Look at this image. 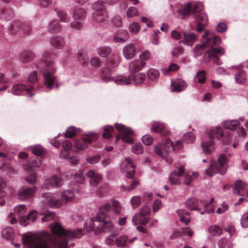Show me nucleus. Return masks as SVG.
Here are the masks:
<instances>
[{
  "mask_svg": "<svg viewBox=\"0 0 248 248\" xmlns=\"http://www.w3.org/2000/svg\"><path fill=\"white\" fill-rule=\"evenodd\" d=\"M52 235L48 232H41L31 235L23 234L22 241L31 248H67L68 240L78 238L83 235V230H65L58 222L52 226Z\"/></svg>",
  "mask_w": 248,
  "mask_h": 248,
  "instance_id": "nucleus-1",
  "label": "nucleus"
},
{
  "mask_svg": "<svg viewBox=\"0 0 248 248\" xmlns=\"http://www.w3.org/2000/svg\"><path fill=\"white\" fill-rule=\"evenodd\" d=\"M203 9V5L201 2H197L194 4L188 2L184 5L180 10V13L184 16L183 18L189 16L191 14L194 15L197 24L196 31L198 32L202 31L208 23L206 14L201 12Z\"/></svg>",
  "mask_w": 248,
  "mask_h": 248,
  "instance_id": "nucleus-2",
  "label": "nucleus"
},
{
  "mask_svg": "<svg viewBox=\"0 0 248 248\" xmlns=\"http://www.w3.org/2000/svg\"><path fill=\"white\" fill-rule=\"evenodd\" d=\"M145 63H130L129 65L131 75L126 77L124 76H119L115 79V82L120 85H129L133 82L135 85L142 83L145 78V75L139 73L137 74L134 73L139 71L145 66Z\"/></svg>",
  "mask_w": 248,
  "mask_h": 248,
  "instance_id": "nucleus-3",
  "label": "nucleus"
},
{
  "mask_svg": "<svg viewBox=\"0 0 248 248\" xmlns=\"http://www.w3.org/2000/svg\"><path fill=\"white\" fill-rule=\"evenodd\" d=\"M210 140L201 143L203 152L206 154H210L214 149V139L217 140H222V143L227 144L232 139L231 133L225 131L221 127H216L210 130L209 133Z\"/></svg>",
  "mask_w": 248,
  "mask_h": 248,
  "instance_id": "nucleus-4",
  "label": "nucleus"
},
{
  "mask_svg": "<svg viewBox=\"0 0 248 248\" xmlns=\"http://www.w3.org/2000/svg\"><path fill=\"white\" fill-rule=\"evenodd\" d=\"M74 197V193L71 190L64 191L62 194L61 199H56L54 194L46 192L42 194V197L47 200V204L51 208L60 206L64 203L70 201Z\"/></svg>",
  "mask_w": 248,
  "mask_h": 248,
  "instance_id": "nucleus-5",
  "label": "nucleus"
},
{
  "mask_svg": "<svg viewBox=\"0 0 248 248\" xmlns=\"http://www.w3.org/2000/svg\"><path fill=\"white\" fill-rule=\"evenodd\" d=\"M218 165L215 162H212L208 169L205 170V174L209 176H212L217 173L224 174L227 170L226 167L228 162L227 155L224 154L219 155L218 157Z\"/></svg>",
  "mask_w": 248,
  "mask_h": 248,
  "instance_id": "nucleus-6",
  "label": "nucleus"
},
{
  "mask_svg": "<svg viewBox=\"0 0 248 248\" xmlns=\"http://www.w3.org/2000/svg\"><path fill=\"white\" fill-rule=\"evenodd\" d=\"M183 141H177L174 145L170 139L166 140L165 143H161L154 147L155 152L160 156L165 157L171 151L178 150L183 146Z\"/></svg>",
  "mask_w": 248,
  "mask_h": 248,
  "instance_id": "nucleus-7",
  "label": "nucleus"
},
{
  "mask_svg": "<svg viewBox=\"0 0 248 248\" xmlns=\"http://www.w3.org/2000/svg\"><path fill=\"white\" fill-rule=\"evenodd\" d=\"M112 209L114 214L119 215L121 213V206L119 202L116 200H113L110 204L107 202L100 206L99 212L96 217H93V220H98L103 218H107V213Z\"/></svg>",
  "mask_w": 248,
  "mask_h": 248,
  "instance_id": "nucleus-8",
  "label": "nucleus"
},
{
  "mask_svg": "<svg viewBox=\"0 0 248 248\" xmlns=\"http://www.w3.org/2000/svg\"><path fill=\"white\" fill-rule=\"evenodd\" d=\"M16 213L19 216L18 220L22 225L26 226L30 221H34L37 217L35 210H31L30 213L26 215V208L25 205H20L15 208Z\"/></svg>",
  "mask_w": 248,
  "mask_h": 248,
  "instance_id": "nucleus-9",
  "label": "nucleus"
},
{
  "mask_svg": "<svg viewBox=\"0 0 248 248\" xmlns=\"http://www.w3.org/2000/svg\"><path fill=\"white\" fill-rule=\"evenodd\" d=\"M90 226L91 229L94 230L96 234L101 232H110L113 228L112 223L108 221L107 218H101L98 220H93V219Z\"/></svg>",
  "mask_w": 248,
  "mask_h": 248,
  "instance_id": "nucleus-10",
  "label": "nucleus"
},
{
  "mask_svg": "<svg viewBox=\"0 0 248 248\" xmlns=\"http://www.w3.org/2000/svg\"><path fill=\"white\" fill-rule=\"evenodd\" d=\"M209 32L206 31L203 35L202 38L206 39L205 42L200 45H197L195 46L194 51L197 55H201L202 51L206 47L211 46L213 44L215 46L219 45L221 42V39L219 37L215 36L213 38L212 37H209Z\"/></svg>",
  "mask_w": 248,
  "mask_h": 248,
  "instance_id": "nucleus-11",
  "label": "nucleus"
},
{
  "mask_svg": "<svg viewBox=\"0 0 248 248\" xmlns=\"http://www.w3.org/2000/svg\"><path fill=\"white\" fill-rule=\"evenodd\" d=\"M86 16V11L81 7H75L73 12V17L75 21L70 23V27L74 29L79 30L82 28V23L78 20H82Z\"/></svg>",
  "mask_w": 248,
  "mask_h": 248,
  "instance_id": "nucleus-12",
  "label": "nucleus"
},
{
  "mask_svg": "<svg viewBox=\"0 0 248 248\" xmlns=\"http://www.w3.org/2000/svg\"><path fill=\"white\" fill-rule=\"evenodd\" d=\"M150 213V209L148 206L143 207L139 214L135 215L132 218L133 223L136 225L141 224L145 225L149 221V216Z\"/></svg>",
  "mask_w": 248,
  "mask_h": 248,
  "instance_id": "nucleus-13",
  "label": "nucleus"
},
{
  "mask_svg": "<svg viewBox=\"0 0 248 248\" xmlns=\"http://www.w3.org/2000/svg\"><path fill=\"white\" fill-rule=\"evenodd\" d=\"M43 74L44 84L49 89L51 90L54 83L56 87L58 89L60 84L57 82V78L54 75L55 71L53 70H40Z\"/></svg>",
  "mask_w": 248,
  "mask_h": 248,
  "instance_id": "nucleus-14",
  "label": "nucleus"
},
{
  "mask_svg": "<svg viewBox=\"0 0 248 248\" xmlns=\"http://www.w3.org/2000/svg\"><path fill=\"white\" fill-rule=\"evenodd\" d=\"M115 126L118 131L121 132V139L123 141L128 143L133 142V139L130 136L133 134L134 132L131 128L118 124H115Z\"/></svg>",
  "mask_w": 248,
  "mask_h": 248,
  "instance_id": "nucleus-15",
  "label": "nucleus"
},
{
  "mask_svg": "<svg viewBox=\"0 0 248 248\" xmlns=\"http://www.w3.org/2000/svg\"><path fill=\"white\" fill-rule=\"evenodd\" d=\"M40 164L41 161L38 160L35 161L29 164H25L23 165L24 169L26 170L29 174V175L26 178V180L27 183L32 184L36 182V175L33 171V168L39 166Z\"/></svg>",
  "mask_w": 248,
  "mask_h": 248,
  "instance_id": "nucleus-16",
  "label": "nucleus"
},
{
  "mask_svg": "<svg viewBox=\"0 0 248 248\" xmlns=\"http://www.w3.org/2000/svg\"><path fill=\"white\" fill-rule=\"evenodd\" d=\"M224 52L222 47H213L206 52L205 56L208 58L209 61H213V62H217L219 60V57L223 55Z\"/></svg>",
  "mask_w": 248,
  "mask_h": 248,
  "instance_id": "nucleus-17",
  "label": "nucleus"
},
{
  "mask_svg": "<svg viewBox=\"0 0 248 248\" xmlns=\"http://www.w3.org/2000/svg\"><path fill=\"white\" fill-rule=\"evenodd\" d=\"M33 90V87L32 86H29L28 87L23 84H16L12 88L13 94L17 95H21L24 91H26L31 97L33 95L32 93Z\"/></svg>",
  "mask_w": 248,
  "mask_h": 248,
  "instance_id": "nucleus-18",
  "label": "nucleus"
},
{
  "mask_svg": "<svg viewBox=\"0 0 248 248\" xmlns=\"http://www.w3.org/2000/svg\"><path fill=\"white\" fill-rule=\"evenodd\" d=\"M63 184L62 179L54 175L48 179L46 182L42 186V188L48 189L49 187H58Z\"/></svg>",
  "mask_w": 248,
  "mask_h": 248,
  "instance_id": "nucleus-19",
  "label": "nucleus"
},
{
  "mask_svg": "<svg viewBox=\"0 0 248 248\" xmlns=\"http://www.w3.org/2000/svg\"><path fill=\"white\" fill-rule=\"evenodd\" d=\"M232 189L235 194L244 196L247 194V196H248V189L246 184L240 180L237 181L232 186Z\"/></svg>",
  "mask_w": 248,
  "mask_h": 248,
  "instance_id": "nucleus-20",
  "label": "nucleus"
},
{
  "mask_svg": "<svg viewBox=\"0 0 248 248\" xmlns=\"http://www.w3.org/2000/svg\"><path fill=\"white\" fill-rule=\"evenodd\" d=\"M36 187L33 186L31 187H24L20 189L18 192V198L20 200H24L33 196L36 191Z\"/></svg>",
  "mask_w": 248,
  "mask_h": 248,
  "instance_id": "nucleus-21",
  "label": "nucleus"
},
{
  "mask_svg": "<svg viewBox=\"0 0 248 248\" xmlns=\"http://www.w3.org/2000/svg\"><path fill=\"white\" fill-rule=\"evenodd\" d=\"M185 168L181 166L178 168L177 171H174L170 173L169 177V180L171 185L179 184L180 182L179 177L183 176L185 173Z\"/></svg>",
  "mask_w": 248,
  "mask_h": 248,
  "instance_id": "nucleus-22",
  "label": "nucleus"
},
{
  "mask_svg": "<svg viewBox=\"0 0 248 248\" xmlns=\"http://www.w3.org/2000/svg\"><path fill=\"white\" fill-rule=\"evenodd\" d=\"M94 136H86L81 139L75 141L76 147L79 150H83L87 148L88 145L92 143Z\"/></svg>",
  "mask_w": 248,
  "mask_h": 248,
  "instance_id": "nucleus-23",
  "label": "nucleus"
},
{
  "mask_svg": "<svg viewBox=\"0 0 248 248\" xmlns=\"http://www.w3.org/2000/svg\"><path fill=\"white\" fill-rule=\"evenodd\" d=\"M129 38L128 33L124 30H118L113 35V40L116 43H123Z\"/></svg>",
  "mask_w": 248,
  "mask_h": 248,
  "instance_id": "nucleus-24",
  "label": "nucleus"
},
{
  "mask_svg": "<svg viewBox=\"0 0 248 248\" xmlns=\"http://www.w3.org/2000/svg\"><path fill=\"white\" fill-rule=\"evenodd\" d=\"M171 86L172 92H180L185 89L187 84L183 79L179 78L174 81H171Z\"/></svg>",
  "mask_w": 248,
  "mask_h": 248,
  "instance_id": "nucleus-25",
  "label": "nucleus"
},
{
  "mask_svg": "<svg viewBox=\"0 0 248 248\" xmlns=\"http://www.w3.org/2000/svg\"><path fill=\"white\" fill-rule=\"evenodd\" d=\"M182 33L183 34L184 39L180 41L179 43L182 42L184 44L189 46H192L197 39L196 35L193 33L186 32V31H184Z\"/></svg>",
  "mask_w": 248,
  "mask_h": 248,
  "instance_id": "nucleus-26",
  "label": "nucleus"
},
{
  "mask_svg": "<svg viewBox=\"0 0 248 248\" xmlns=\"http://www.w3.org/2000/svg\"><path fill=\"white\" fill-rule=\"evenodd\" d=\"M35 55L31 51L25 50L19 55V59L23 62H30L35 60Z\"/></svg>",
  "mask_w": 248,
  "mask_h": 248,
  "instance_id": "nucleus-27",
  "label": "nucleus"
},
{
  "mask_svg": "<svg viewBox=\"0 0 248 248\" xmlns=\"http://www.w3.org/2000/svg\"><path fill=\"white\" fill-rule=\"evenodd\" d=\"M152 129L156 133H160L162 135H167L170 134L169 130L164 124L155 122L152 124Z\"/></svg>",
  "mask_w": 248,
  "mask_h": 248,
  "instance_id": "nucleus-28",
  "label": "nucleus"
},
{
  "mask_svg": "<svg viewBox=\"0 0 248 248\" xmlns=\"http://www.w3.org/2000/svg\"><path fill=\"white\" fill-rule=\"evenodd\" d=\"M188 235L189 236H192L193 232L189 228H182L179 230H176L174 231L170 236V239H175L178 237L182 236L185 235Z\"/></svg>",
  "mask_w": 248,
  "mask_h": 248,
  "instance_id": "nucleus-29",
  "label": "nucleus"
},
{
  "mask_svg": "<svg viewBox=\"0 0 248 248\" xmlns=\"http://www.w3.org/2000/svg\"><path fill=\"white\" fill-rule=\"evenodd\" d=\"M86 176L90 179V184L92 186H96L102 179L101 176L95 171L90 170L86 173Z\"/></svg>",
  "mask_w": 248,
  "mask_h": 248,
  "instance_id": "nucleus-30",
  "label": "nucleus"
},
{
  "mask_svg": "<svg viewBox=\"0 0 248 248\" xmlns=\"http://www.w3.org/2000/svg\"><path fill=\"white\" fill-rule=\"evenodd\" d=\"M136 48L133 44H130L126 46L123 48V54L124 57L129 60L133 58L135 56Z\"/></svg>",
  "mask_w": 248,
  "mask_h": 248,
  "instance_id": "nucleus-31",
  "label": "nucleus"
},
{
  "mask_svg": "<svg viewBox=\"0 0 248 248\" xmlns=\"http://www.w3.org/2000/svg\"><path fill=\"white\" fill-rule=\"evenodd\" d=\"M50 42L52 46L56 48H62L64 45L63 38L60 36L52 37L50 39Z\"/></svg>",
  "mask_w": 248,
  "mask_h": 248,
  "instance_id": "nucleus-32",
  "label": "nucleus"
},
{
  "mask_svg": "<svg viewBox=\"0 0 248 248\" xmlns=\"http://www.w3.org/2000/svg\"><path fill=\"white\" fill-rule=\"evenodd\" d=\"M112 73L111 69L108 66L104 67L101 70L102 78L105 82H108L112 80V78L110 77Z\"/></svg>",
  "mask_w": 248,
  "mask_h": 248,
  "instance_id": "nucleus-33",
  "label": "nucleus"
},
{
  "mask_svg": "<svg viewBox=\"0 0 248 248\" xmlns=\"http://www.w3.org/2000/svg\"><path fill=\"white\" fill-rule=\"evenodd\" d=\"M181 222L184 223L186 225L188 224L190 219L189 217V213L184 209H179L177 211Z\"/></svg>",
  "mask_w": 248,
  "mask_h": 248,
  "instance_id": "nucleus-34",
  "label": "nucleus"
},
{
  "mask_svg": "<svg viewBox=\"0 0 248 248\" xmlns=\"http://www.w3.org/2000/svg\"><path fill=\"white\" fill-rule=\"evenodd\" d=\"M14 14L13 10L10 7L2 8L0 11V17L7 20L12 19Z\"/></svg>",
  "mask_w": 248,
  "mask_h": 248,
  "instance_id": "nucleus-35",
  "label": "nucleus"
},
{
  "mask_svg": "<svg viewBox=\"0 0 248 248\" xmlns=\"http://www.w3.org/2000/svg\"><path fill=\"white\" fill-rule=\"evenodd\" d=\"M93 16V20L96 22H105L108 18V12L94 13Z\"/></svg>",
  "mask_w": 248,
  "mask_h": 248,
  "instance_id": "nucleus-36",
  "label": "nucleus"
},
{
  "mask_svg": "<svg viewBox=\"0 0 248 248\" xmlns=\"http://www.w3.org/2000/svg\"><path fill=\"white\" fill-rule=\"evenodd\" d=\"M62 146L63 149L61 151V155L62 157H67L69 155V151L72 148V144L70 141L65 140L62 142Z\"/></svg>",
  "mask_w": 248,
  "mask_h": 248,
  "instance_id": "nucleus-37",
  "label": "nucleus"
},
{
  "mask_svg": "<svg viewBox=\"0 0 248 248\" xmlns=\"http://www.w3.org/2000/svg\"><path fill=\"white\" fill-rule=\"evenodd\" d=\"M62 28L57 20H52L50 22L48 26V31L52 33L60 32Z\"/></svg>",
  "mask_w": 248,
  "mask_h": 248,
  "instance_id": "nucleus-38",
  "label": "nucleus"
},
{
  "mask_svg": "<svg viewBox=\"0 0 248 248\" xmlns=\"http://www.w3.org/2000/svg\"><path fill=\"white\" fill-rule=\"evenodd\" d=\"M125 164H127L131 169V170L127 171L126 173V177L127 178L132 179L135 174V166L132 164L129 158H126L125 161L123 163L122 165L124 166Z\"/></svg>",
  "mask_w": 248,
  "mask_h": 248,
  "instance_id": "nucleus-39",
  "label": "nucleus"
},
{
  "mask_svg": "<svg viewBox=\"0 0 248 248\" xmlns=\"http://www.w3.org/2000/svg\"><path fill=\"white\" fill-rule=\"evenodd\" d=\"M22 24L19 21H13L9 28V32L11 34L17 33L21 29Z\"/></svg>",
  "mask_w": 248,
  "mask_h": 248,
  "instance_id": "nucleus-40",
  "label": "nucleus"
},
{
  "mask_svg": "<svg viewBox=\"0 0 248 248\" xmlns=\"http://www.w3.org/2000/svg\"><path fill=\"white\" fill-rule=\"evenodd\" d=\"M94 13L107 12L105 3L102 0H98L93 4Z\"/></svg>",
  "mask_w": 248,
  "mask_h": 248,
  "instance_id": "nucleus-41",
  "label": "nucleus"
},
{
  "mask_svg": "<svg viewBox=\"0 0 248 248\" xmlns=\"http://www.w3.org/2000/svg\"><path fill=\"white\" fill-rule=\"evenodd\" d=\"M186 207L189 210H200L198 207V201L195 198H191L187 200L186 203Z\"/></svg>",
  "mask_w": 248,
  "mask_h": 248,
  "instance_id": "nucleus-42",
  "label": "nucleus"
},
{
  "mask_svg": "<svg viewBox=\"0 0 248 248\" xmlns=\"http://www.w3.org/2000/svg\"><path fill=\"white\" fill-rule=\"evenodd\" d=\"M239 125L240 122L238 120L228 121L223 123V126L231 130H234Z\"/></svg>",
  "mask_w": 248,
  "mask_h": 248,
  "instance_id": "nucleus-43",
  "label": "nucleus"
},
{
  "mask_svg": "<svg viewBox=\"0 0 248 248\" xmlns=\"http://www.w3.org/2000/svg\"><path fill=\"white\" fill-rule=\"evenodd\" d=\"M219 248H232L231 241L226 238H222L217 242Z\"/></svg>",
  "mask_w": 248,
  "mask_h": 248,
  "instance_id": "nucleus-44",
  "label": "nucleus"
},
{
  "mask_svg": "<svg viewBox=\"0 0 248 248\" xmlns=\"http://www.w3.org/2000/svg\"><path fill=\"white\" fill-rule=\"evenodd\" d=\"M236 82L238 84H243L246 80V74L243 70H239L235 75Z\"/></svg>",
  "mask_w": 248,
  "mask_h": 248,
  "instance_id": "nucleus-45",
  "label": "nucleus"
},
{
  "mask_svg": "<svg viewBox=\"0 0 248 248\" xmlns=\"http://www.w3.org/2000/svg\"><path fill=\"white\" fill-rule=\"evenodd\" d=\"M32 153L35 155L40 157L43 156L46 154V152L40 145H35L31 148Z\"/></svg>",
  "mask_w": 248,
  "mask_h": 248,
  "instance_id": "nucleus-46",
  "label": "nucleus"
},
{
  "mask_svg": "<svg viewBox=\"0 0 248 248\" xmlns=\"http://www.w3.org/2000/svg\"><path fill=\"white\" fill-rule=\"evenodd\" d=\"M111 48L109 46H101L97 50L98 54L102 57H107L111 52Z\"/></svg>",
  "mask_w": 248,
  "mask_h": 248,
  "instance_id": "nucleus-47",
  "label": "nucleus"
},
{
  "mask_svg": "<svg viewBox=\"0 0 248 248\" xmlns=\"http://www.w3.org/2000/svg\"><path fill=\"white\" fill-rule=\"evenodd\" d=\"M222 232L221 228L217 225H212L209 228V232L214 236H219Z\"/></svg>",
  "mask_w": 248,
  "mask_h": 248,
  "instance_id": "nucleus-48",
  "label": "nucleus"
},
{
  "mask_svg": "<svg viewBox=\"0 0 248 248\" xmlns=\"http://www.w3.org/2000/svg\"><path fill=\"white\" fill-rule=\"evenodd\" d=\"M77 133V129L74 126L69 127L64 133V137L66 138H72L76 136Z\"/></svg>",
  "mask_w": 248,
  "mask_h": 248,
  "instance_id": "nucleus-49",
  "label": "nucleus"
},
{
  "mask_svg": "<svg viewBox=\"0 0 248 248\" xmlns=\"http://www.w3.org/2000/svg\"><path fill=\"white\" fill-rule=\"evenodd\" d=\"M147 76L150 79L155 80L158 78L159 73L157 70L150 69L147 72Z\"/></svg>",
  "mask_w": 248,
  "mask_h": 248,
  "instance_id": "nucleus-50",
  "label": "nucleus"
},
{
  "mask_svg": "<svg viewBox=\"0 0 248 248\" xmlns=\"http://www.w3.org/2000/svg\"><path fill=\"white\" fill-rule=\"evenodd\" d=\"M56 55L51 52H46L43 55V62H53Z\"/></svg>",
  "mask_w": 248,
  "mask_h": 248,
  "instance_id": "nucleus-51",
  "label": "nucleus"
},
{
  "mask_svg": "<svg viewBox=\"0 0 248 248\" xmlns=\"http://www.w3.org/2000/svg\"><path fill=\"white\" fill-rule=\"evenodd\" d=\"M114 128L111 126L107 125L104 127L102 136L104 138L109 139L112 136V132Z\"/></svg>",
  "mask_w": 248,
  "mask_h": 248,
  "instance_id": "nucleus-52",
  "label": "nucleus"
},
{
  "mask_svg": "<svg viewBox=\"0 0 248 248\" xmlns=\"http://www.w3.org/2000/svg\"><path fill=\"white\" fill-rule=\"evenodd\" d=\"M196 77L198 78L197 81L201 84L204 83L206 81V72L204 70L197 72Z\"/></svg>",
  "mask_w": 248,
  "mask_h": 248,
  "instance_id": "nucleus-53",
  "label": "nucleus"
},
{
  "mask_svg": "<svg viewBox=\"0 0 248 248\" xmlns=\"http://www.w3.org/2000/svg\"><path fill=\"white\" fill-rule=\"evenodd\" d=\"M184 48L181 46L175 47L173 48L171 55L174 57H178L179 55L183 54Z\"/></svg>",
  "mask_w": 248,
  "mask_h": 248,
  "instance_id": "nucleus-54",
  "label": "nucleus"
},
{
  "mask_svg": "<svg viewBox=\"0 0 248 248\" xmlns=\"http://www.w3.org/2000/svg\"><path fill=\"white\" fill-rule=\"evenodd\" d=\"M186 143H191L194 142L195 137L191 132H188L185 134L183 137V140Z\"/></svg>",
  "mask_w": 248,
  "mask_h": 248,
  "instance_id": "nucleus-55",
  "label": "nucleus"
},
{
  "mask_svg": "<svg viewBox=\"0 0 248 248\" xmlns=\"http://www.w3.org/2000/svg\"><path fill=\"white\" fill-rule=\"evenodd\" d=\"M151 57V54L149 50H146L141 53L140 55V59L141 62L143 61H149Z\"/></svg>",
  "mask_w": 248,
  "mask_h": 248,
  "instance_id": "nucleus-56",
  "label": "nucleus"
},
{
  "mask_svg": "<svg viewBox=\"0 0 248 248\" xmlns=\"http://www.w3.org/2000/svg\"><path fill=\"white\" fill-rule=\"evenodd\" d=\"M57 13L61 21L66 22L68 21V16L65 12L59 10L57 12Z\"/></svg>",
  "mask_w": 248,
  "mask_h": 248,
  "instance_id": "nucleus-57",
  "label": "nucleus"
},
{
  "mask_svg": "<svg viewBox=\"0 0 248 248\" xmlns=\"http://www.w3.org/2000/svg\"><path fill=\"white\" fill-rule=\"evenodd\" d=\"M132 150L136 154H141L143 152L142 144L140 143L135 144L132 148Z\"/></svg>",
  "mask_w": 248,
  "mask_h": 248,
  "instance_id": "nucleus-58",
  "label": "nucleus"
},
{
  "mask_svg": "<svg viewBox=\"0 0 248 248\" xmlns=\"http://www.w3.org/2000/svg\"><path fill=\"white\" fill-rule=\"evenodd\" d=\"M138 9L135 7H130L127 11V16L129 18L133 17L138 15Z\"/></svg>",
  "mask_w": 248,
  "mask_h": 248,
  "instance_id": "nucleus-59",
  "label": "nucleus"
},
{
  "mask_svg": "<svg viewBox=\"0 0 248 248\" xmlns=\"http://www.w3.org/2000/svg\"><path fill=\"white\" fill-rule=\"evenodd\" d=\"M55 214L53 212L47 211L44 217L42 218L43 222H47L51 220L54 217Z\"/></svg>",
  "mask_w": 248,
  "mask_h": 248,
  "instance_id": "nucleus-60",
  "label": "nucleus"
},
{
  "mask_svg": "<svg viewBox=\"0 0 248 248\" xmlns=\"http://www.w3.org/2000/svg\"><path fill=\"white\" fill-rule=\"evenodd\" d=\"M178 66L175 63H172L169 67L167 68H164L163 69V72L165 74H169L170 72L174 71L178 69Z\"/></svg>",
  "mask_w": 248,
  "mask_h": 248,
  "instance_id": "nucleus-61",
  "label": "nucleus"
},
{
  "mask_svg": "<svg viewBox=\"0 0 248 248\" xmlns=\"http://www.w3.org/2000/svg\"><path fill=\"white\" fill-rule=\"evenodd\" d=\"M128 238L126 236H122L116 239V244L119 247L124 246Z\"/></svg>",
  "mask_w": 248,
  "mask_h": 248,
  "instance_id": "nucleus-62",
  "label": "nucleus"
},
{
  "mask_svg": "<svg viewBox=\"0 0 248 248\" xmlns=\"http://www.w3.org/2000/svg\"><path fill=\"white\" fill-rule=\"evenodd\" d=\"M142 140L145 145H150L153 142V138L150 135H146L142 137Z\"/></svg>",
  "mask_w": 248,
  "mask_h": 248,
  "instance_id": "nucleus-63",
  "label": "nucleus"
},
{
  "mask_svg": "<svg viewBox=\"0 0 248 248\" xmlns=\"http://www.w3.org/2000/svg\"><path fill=\"white\" fill-rule=\"evenodd\" d=\"M241 224L244 228L248 227V213H245L241 218Z\"/></svg>",
  "mask_w": 248,
  "mask_h": 248,
  "instance_id": "nucleus-64",
  "label": "nucleus"
}]
</instances>
